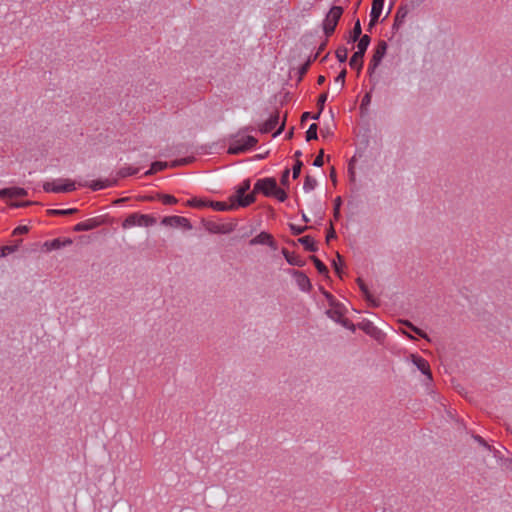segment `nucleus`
Segmentation results:
<instances>
[{
    "mask_svg": "<svg viewBox=\"0 0 512 512\" xmlns=\"http://www.w3.org/2000/svg\"><path fill=\"white\" fill-rule=\"evenodd\" d=\"M323 157H324V150H323V149H321V150H320V152H319V154L316 156V158H315V160H314V162H313V165H314L315 167H321V166H323V163H324V161H323Z\"/></svg>",
    "mask_w": 512,
    "mask_h": 512,
    "instance_id": "obj_46",
    "label": "nucleus"
},
{
    "mask_svg": "<svg viewBox=\"0 0 512 512\" xmlns=\"http://www.w3.org/2000/svg\"><path fill=\"white\" fill-rule=\"evenodd\" d=\"M43 189L45 192L67 193L74 191L76 187L74 181L66 180V183L63 185H55L53 182H45L43 184Z\"/></svg>",
    "mask_w": 512,
    "mask_h": 512,
    "instance_id": "obj_7",
    "label": "nucleus"
},
{
    "mask_svg": "<svg viewBox=\"0 0 512 512\" xmlns=\"http://www.w3.org/2000/svg\"><path fill=\"white\" fill-rule=\"evenodd\" d=\"M370 102H371V94L366 93L362 98L360 109L364 110L370 104Z\"/></svg>",
    "mask_w": 512,
    "mask_h": 512,
    "instance_id": "obj_48",
    "label": "nucleus"
},
{
    "mask_svg": "<svg viewBox=\"0 0 512 512\" xmlns=\"http://www.w3.org/2000/svg\"><path fill=\"white\" fill-rule=\"evenodd\" d=\"M313 119V115H311L309 112H305L302 114L301 121L304 122L307 119Z\"/></svg>",
    "mask_w": 512,
    "mask_h": 512,
    "instance_id": "obj_63",
    "label": "nucleus"
},
{
    "mask_svg": "<svg viewBox=\"0 0 512 512\" xmlns=\"http://www.w3.org/2000/svg\"><path fill=\"white\" fill-rule=\"evenodd\" d=\"M412 362L413 364L424 374L427 376V379L428 380H432V374H431V371H430V366H429V363L427 360H425L424 358L420 357V356H417V355H412Z\"/></svg>",
    "mask_w": 512,
    "mask_h": 512,
    "instance_id": "obj_13",
    "label": "nucleus"
},
{
    "mask_svg": "<svg viewBox=\"0 0 512 512\" xmlns=\"http://www.w3.org/2000/svg\"><path fill=\"white\" fill-rule=\"evenodd\" d=\"M251 187L250 179H246L242 182V184L236 189V194L230 198L231 201H236L237 205L240 207H247L250 204L256 201V197L254 196V191L250 194L246 195V192Z\"/></svg>",
    "mask_w": 512,
    "mask_h": 512,
    "instance_id": "obj_1",
    "label": "nucleus"
},
{
    "mask_svg": "<svg viewBox=\"0 0 512 512\" xmlns=\"http://www.w3.org/2000/svg\"><path fill=\"white\" fill-rule=\"evenodd\" d=\"M289 227L294 235H300L304 233L306 230L310 229L309 226H297L294 224H289Z\"/></svg>",
    "mask_w": 512,
    "mask_h": 512,
    "instance_id": "obj_41",
    "label": "nucleus"
},
{
    "mask_svg": "<svg viewBox=\"0 0 512 512\" xmlns=\"http://www.w3.org/2000/svg\"><path fill=\"white\" fill-rule=\"evenodd\" d=\"M407 14V8L405 6H400L395 14L394 20H396V22L404 23Z\"/></svg>",
    "mask_w": 512,
    "mask_h": 512,
    "instance_id": "obj_36",
    "label": "nucleus"
},
{
    "mask_svg": "<svg viewBox=\"0 0 512 512\" xmlns=\"http://www.w3.org/2000/svg\"><path fill=\"white\" fill-rule=\"evenodd\" d=\"M348 50L346 47L341 46L336 50V57L339 62L343 63L347 60Z\"/></svg>",
    "mask_w": 512,
    "mask_h": 512,
    "instance_id": "obj_38",
    "label": "nucleus"
},
{
    "mask_svg": "<svg viewBox=\"0 0 512 512\" xmlns=\"http://www.w3.org/2000/svg\"><path fill=\"white\" fill-rule=\"evenodd\" d=\"M310 259L313 261L318 273L322 275L328 274V268L322 261H320L316 256H310Z\"/></svg>",
    "mask_w": 512,
    "mask_h": 512,
    "instance_id": "obj_30",
    "label": "nucleus"
},
{
    "mask_svg": "<svg viewBox=\"0 0 512 512\" xmlns=\"http://www.w3.org/2000/svg\"><path fill=\"white\" fill-rule=\"evenodd\" d=\"M333 267H334V269H335L336 273H337L338 275H340L341 270H340V267H339V265H338V263H337L336 261H333Z\"/></svg>",
    "mask_w": 512,
    "mask_h": 512,
    "instance_id": "obj_64",
    "label": "nucleus"
},
{
    "mask_svg": "<svg viewBox=\"0 0 512 512\" xmlns=\"http://www.w3.org/2000/svg\"><path fill=\"white\" fill-rule=\"evenodd\" d=\"M339 324H341L343 327L351 330L352 332H354L356 330V326L347 318H345L344 316L341 318Z\"/></svg>",
    "mask_w": 512,
    "mask_h": 512,
    "instance_id": "obj_44",
    "label": "nucleus"
},
{
    "mask_svg": "<svg viewBox=\"0 0 512 512\" xmlns=\"http://www.w3.org/2000/svg\"><path fill=\"white\" fill-rule=\"evenodd\" d=\"M335 238H336V232L333 228V225L331 224L330 229L328 230L327 235H326V241L329 242L331 239H335Z\"/></svg>",
    "mask_w": 512,
    "mask_h": 512,
    "instance_id": "obj_56",
    "label": "nucleus"
},
{
    "mask_svg": "<svg viewBox=\"0 0 512 512\" xmlns=\"http://www.w3.org/2000/svg\"><path fill=\"white\" fill-rule=\"evenodd\" d=\"M346 69H343L339 74L338 76L335 78V82H339L340 83V90L344 87L345 85V77H346Z\"/></svg>",
    "mask_w": 512,
    "mask_h": 512,
    "instance_id": "obj_45",
    "label": "nucleus"
},
{
    "mask_svg": "<svg viewBox=\"0 0 512 512\" xmlns=\"http://www.w3.org/2000/svg\"><path fill=\"white\" fill-rule=\"evenodd\" d=\"M285 128V121L282 122V124L279 126V128L274 132L273 137H276L280 135Z\"/></svg>",
    "mask_w": 512,
    "mask_h": 512,
    "instance_id": "obj_60",
    "label": "nucleus"
},
{
    "mask_svg": "<svg viewBox=\"0 0 512 512\" xmlns=\"http://www.w3.org/2000/svg\"><path fill=\"white\" fill-rule=\"evenodd\" d=\"M189 163V159L187 158H184V159H180V160H175L171 163V166L172 167H176V166H179V165H182V164H187Z\"/></svg>",
    "mask_w": 512,
    "mask_h": 512,
    "instance_id": "obj_58",
    "label": "nucleus"
},
{
    "mask_svg": "<svg viewBox=\"0 0 512 512\" xmlns=\"http://www.w3.org/2000/svg\"><path fill=\"white\" fill-rule=\"evenodd\" d=\"M378 20H379V17H375V19H373V16H370V22H369V25H368V30L369 31H371V29L376 25Z\"/></svg>",
    "mask_w": 512,
    "mask_h": 512,
    "instance_id": "obj_59",
    "label": "nucleus"
},
{
    "mask_svg": "<svg viewBox=\"0 0 512 512\" xmlns=\"http://www.w3.org/2000/svg\"><path fill=\"white\" fill-rule=\"evenodd\" d=\"M412 331L415 332L417 335H419L420 337L426 339V340H430L428 338V335L423 331L421 330L420 328L416 327V326H412Z\"/></svg>",
    "mask_w": 512,
    "mask_h": 512,
    "instance_id": "obj_55",
    "label": "nucleus"
},
{
    "mask_svg": "<svg viewBox=\"0 0 512 512\" xmlns=\"http://www.w3.org/2000/svg\"><path fill=\"white\" fill-rule=\"evenodd\" d=\"M378 66H373V62L370 61V64H369V67H368V73L370 75V77L372 76V74L375 72V70L377 69Z\"/></svg>",
    "mask_w": 512,
    "mask_h": 512,
    "instance_id": "obj_62",
    "label": "nucleus"
},
{
    "mask_svg": "<svg viewBox=\"0 0 512 512\" xmlns=\"http://www.w3.org/2000/svg\"><path fill=\"white\" fill-rule=\"evenodd\" d=\"M168 167V163L167 162H161V161H156V162H153L151 164V167L149 170H147L145 172V176H149V175H153L159 171H162L164 170L165 168Z\"/></svg>",
    "mask_w": 512,
    "mask_h": 512,
    "instance_id": "obj_22",
    "label": "nucleus"
},
{
    "mask_svg": "<svg viewBox=\"0 0 512 512\" xmlns=\"http://www.w3.org/2000/svg\"><path fill=\"white\" fill-rule=\"evenodd\" d=\"M289 174H290V170L289 169H285L282 173V176H281V179H280V182L283 186H288L289 185Z\"/></svg>",
    "mask_w": 512,
    "mask_h": 512,
    "instance_id": "obj_49",
    "label": "nucleus"
},
{
    "mask_svg": "<svg viewBox=\"0 0 512 512\" xmlns=\"http://www.w3.org/2000/svg\"><path fill=\"white\" fill-rule=\"evenodd\" d=\"M474 440L477 441L480 445H482L483 447L487 448L488 450H492V447L486 442V440L484 438H482L481 436L479 435H474L473 436Z\"/></svg>",
    "mask_w": 512,
    "mask_h": 512,
    "instance_id": "obj_50",
    "label": "nucleus"
},
{
    "mask_svg": "<svg viewBox=\"0 0 512 512\" xmlns=\"http://www.w3.org/2000/svg\"><path fill=\"white\" fill-rule=\"evenodd\" d=\"M358 328L363 330L367 335L374 338L377 341H380L384 334L380 329H378L373 322L369 320H364L361 323L358 324Z\"/></svg>",
    "mask_w": 512,
    "mask_h": 512,
    "instance_id": "obj_8",
    "label": "nucleus"
},
{
    "mask_svg": "<svg viewBox=\"0 0 512 512\" xmlns=\"http://www.w3.org/2000/svg\"><path fill=\"white\" fill-rule=\"evenodd\" d=\"M357 44V53H360L362 55H365V52L370 44L371 38L367 34L363 35L361 38H359Z\"/></svg>",
    "mask_w": 512,
    "mask_h": 512,
    "instance_id": "obj_21",
    "label": "nucleus"
},
{
    "mask_svg": "<svg viewBox=\"0 0 512 512\" xmlns=\"http://www.w3.org/2000/svg\"><path fill=\"white\" fill-rule=\"evenodd\" d=\"M328 98V93L327 92H323L322 94H320L319 98H318V101H317V107H318V112L316 114L313 115V119L314 120H318L323 109H324V105H325V102Z\"/></svg>",
    "mask_w": 512,
    "mask_h": 512,
    "instance_id": "obj_25",
    "label": "nucleus"
},
{
    "mask_svg": "<svg viewBox=\"0 0 512 512\" xmlns=\"http://www.w3.org/2000/svg\"><path fill=\"white\" fill-rule=\"evenodd\" d=\"M298 243L302 244L305 250L310 252H316L318 249L314 239L309 235L299 238Z\"/></svg>",
    "mask_w": 512,
    "mask_h": 512,
    "instance_id": "obj_19",
    "label": "nucleus"
},
{
    "mask_svg": "<svg viewBox=\"0 0 512 512\" xmlns=\"http://www.w3.org/2000/svg\"><path fill=\"white\" fill-rule=\"evenodd\" d=\"M343 14V8L340 6H332L329 12L327 13L324 21H323V30L327 37L332 35L335 31V28Z\"/></svg>",
    "mask_w": 512,
    "mask_h": 512,
    "instance_id": "obj_3",
    "label": "nucleus"
},
{
    "mask_svg": "<svg viewBox=\"0 0 512 512\" xmlns=\"http://www.w3.org/2000/svg\"><path fill=\"white\" fill-rule=\"evenodd\" d=\"M276 189V179L272 177H267L263 179L257 180L254 185V196L257 193H262L266 197H272V194Z\"/></svg>",
    "mask_w": 512,
    "mask_h": 512,
    "instance_id": "obj_5",
    "label": "nucleus"
},
{
    "mask_svg": "<svg viewBox=\"0 0 512 512\" xmlns=\"http://www.w3.org/2000/svg\"><path fill=\"white\" fill-rule=\"evenodd\" d=\"M32 204H35V202H32V201H23V202H14V203H11V206L12 207H15V208H20V207H27V206H30Z\"/></svg>",
    "mask_w": 512,
    "mask_h": 512,
    "instance_id": "obj_53",
    "label": "nucleus"
},
{
    "mask_svg": "<svg viewBox=\"0 0 512 512\" xmlns=\"http://www.w3.org/2000/svg\"><path fill=\"white\" fill-rule=\"evenodd\" d=\"M348 173H349L350 181L355 182L356 175H355V170H354V166H353V159L349 162Z\"/></svg>",
    "mask_w": 512,
    "mask_h": 512,
    "instance_id": "obj_51",
    "label": "nucleus"
},
{
    "mask_svg": "<svg viewBox=\"0 0 512 512\" xmlns=\"http://www.w3.org/2000/svg\"><path fill=\"white\" fill-rule=\"evenodd\" d=\"M330 179L333 182V184H336L337 178H336V171H335L334 167H332L330 170Z\"/></svg>",
    "mask_w": 512,
    "mask_h": 512,
    "instance_id": "obj_61",
    "label": "nucleus"
},
{
    "mask_svg": "<svg viewBox=\"0 0 512 512\" xmlns=\"http://www.w3.org/2000/svg\"><path fill=\"white\" fill-rule=\"evenodd\" d=\"M362 28H361V23H360V20L357 19L355 24H354V27L351 31V35H350V41L351 42H356L359 38H361L362 36Z\"/></svg>",
    "mask_w": 512,
    "mask_h": 512,
    "instance_id": "obj_26",
    "label": "nucleus"
},
{
    "mask_svg": "<svg viewBox=\"0 0 512 512\" xmlns=\"http://www.w3.org/2000/svg\"><path fill=\"white\" fill-rule=\"evenodd\" d=\"M257 244H261V245L266 244L274 250L277 249V245H276V242H275L273 236L267 232H261L256 237H254L253 239L250 240V245H257Z\"/></svg>",
    "mask_w": 512,
    "mask_h": 512,
    "instance_id": "obj_10",
    "label": "nucleus"
},
{
    "mask_svg": "<svg viewBox=\"0 0 512 512\" xmlns=\"http://www.w3.org/2000/svg\"><path fill=\"white\" fill-rule=\"evenodd\" d=\"M28 194L27 190L21 187H10L0 190V198L23 197Z\"/></svg>",
    "mask_w": 512,
    "mask_h": 512,
    "instance_id": "obj_16",
    "label": "nucleus"
},
{
    "mask_svg": "<svg viewBox=\"0 0 512 512\" xmlns=\"http://www.w3.org/2000/svg\"><path fill=\"white\" fill-rule=\"evenodd\" d=\"M116 183H117V179H113V180H94V181H92L90 183H88V182L79 183V185L80 186H88L93 191H98V190H101V189H105V188L111 187V186L115 185Z\"/></svg>",
    "mask_w": 512,
    "mask_h": 512,
    "instance_id": "obj_14",
    "label": "nucleus"
},
{
    "mask_svg": "<svg viewBox=\"0 0 512 512\" xmlns=\"http://www.w3.org/2000/svg\"><path fill=\"white\" fill-rule=\"evenodd\" d=\"M412 331L415 332L417 335H419L420 337L426 339V340H430L428 338V335L423 331L421 330L420 328L416 327V326H412Z\"/></svg>",
    "mask_w": 512,
    "mask_h": 512,
    "instance_id": "obj_54",
    "label": "nucleus"
},
{
    "mask_svg": "<svg viewBox=\"0 0 512 512\" xmlns=\"http://www.w3.org/2000/svg\"><path fill=\"white\" fill-rule=\"evenodd\" d=\"M316 185H317L316 179H314L310 175H307L305 177V181H304V184H303V189H304L305 192L312 191L316 187Z\"/></svg>",
    "mask_w": 512,
    "mask_h": 512,
    "instance_id": "obj_32",
    "label": "nucleus"
},
{
    "mask_svg": "<svg viewBox=\"0 0 512 512\" xmlns=\"http://www.w3.org/2000/svg\"><path fill=\"white\" fill-rule=\"evenodd\" d=\"M103 221L99 217L91 218L76 224L73 228L75 232L90 231L99 227Z\"/></svg>",
    "mask_w": 512,
    "mask_h": 512,
    "instance_id": "obj_11",
    "label": "nucleus"
},
{
    "mask_svg": "<svg viewBox=\"0 0 512 512\" xmlns=\"http://www.w3.org/2000/svg\"><path fill=\"white\" fill-rule=\"evenodd\" d=\"M209 207L213 208L216 211H227L233 209L235 204H227L226 202L220 201H209Z\"/></svg>",
    "mask_w": 512,
    "mask_h": 512,
    "instance_id": "obj_24",
    "label": "nucleus"
},
{
    "mask_svg": "<svg viewBox=\"0 0 512 512\" xmlns=\"http://www.w3.org/2000/svg\"><path fill=\"white\" fill-rule=\"evenodd\" d=\"M290 273L295 277L296 283L302 291L309 292L312 289L310 279L305 273L294 269L290 270Z\"/></svg>",
    "mask_w": 512,
    "mask_h": 512,
    "instance_id": "obj_9",
    "label": "nucleus"
},
{
    "mask_svg": "<svg viewBox=\"0 0 512 512\" xmlns=\"http://www.w3.org/2000/svg\"><path fill=\"white\" fill-rule=\"evenodd\" d=\"M357 283H358V285H359L360 290H361V291H362V293L364 294L365 299H366L367 301H369L373 306H378V305H379L378 301L372 297V295L370 294V292H369V290H368V287H367V285L364 283V281H363L361 278H358V279H357Z\"/></svg>",
    "mask_w": 512,
    "mask_h": 512,
    "instance_id": "obj_20",
    "label": "nucleus"
},
{
    "mask_svg": "<svg viewBox=\"0 0 512 512\" xmlns=\"http://www.w3.org/2000/svg\"><path fill=\"white\" fill-rule=\"evenodd\" d=\"M311 65V60H307L304 64H302L298 69L299 78L298 81L302 80V77L307 73L309 67Z\"/></svg>",
    "mask_w": 512,
    "mask_h": 512,
    "instance_id": "obj_42",
    "label": "nucleus"
},
{
    "mask_svg": "<svg viewBox=\"0 0 512 512\" xmlns=\"http://www.w3.org/2000/svg\"><path fill=\"white\" fill-rule=\"evenodd\" d=\"M22 240H17L15 245H6L0 248V257H5L13 252H15L19 245L21 244Z\"/></svg>",
    "mask_w": 512,
    "mask_h": 512,
    "instance_id": "obj_28",
    "label": "nucleus"
},
{
    "mask_svg": "<svg viewBox=\"0 0 512 512\" xmlns=\"http://www.w3.org/2000/svg\"><path fill=\"white\" fill-rule=\"evenodd\" d=\"M235 228L234 224L227 223V224H219V230L220 234H228L231 233Z\"/></svg>",
    "mask_w": 512,
    "mask_h": 512,
    "instance_id": "obj_43",
    "label": "nucleus"
},
{
    "mask_svg": "<svg viewBox=\"0 0 512 512\" xmlns=\"http://www.w3.org/2000/svg\"><path fill=\"white\" fill-rule=\"evenodd\" d=\"M327 316L334 320L335 322L339 323L341 318L343 317L342 312L338 308L329 309L326 311Z\"/></svg>",
    "mask_w": 512,
    "mask_h": 512,
    "instance_id": "obj_35",
    "label": "nucleus"
},
{
    "mask_svg": "<svg viewBox=\"0 0 512 512\" xmlns=\"http://www.w3.org/2000/svg\"><path fill=\"white\" fill-rule=\"evenodd\" d=\"M317 129L318 126L315 123L309 126L308 130L306 131V141L316 140L318 138Z\"/></svg>",
    "mask_w": 512,
    "mask_h": 512,
    "instance_id": "obj_34",
    "label": "nucleus"
},
{
    "mask_svg": "<svg viewBox=\"0 0 512 512\" xmlns=\"http://www.w3.org/2000/svg\"><path fill=\"white\" fill-rule=\"evenodd\" d=\"M138 171H139V168L122 167L117 172V176H118V178H125V177H128V176H132V175L137 174Z\"/></svg>",
    "mask_w": 512,
    "mask_h": 512,
    "instance_id": "obj_29",
    "label": "nucleus"
},
{
    "mask_svg": "<svg viewBox=\"0 0 512 512\" xmlns=\"http://www.w3.org/2000/svg\"><path fill=\"white\" fill-rule=\"evenodd\" d=\"M363 57L364 55L354 52L349 61V66L352 69L357 70L358 73L362 70L363 67Z\"/></svg>",
    "mask_w": 512,
    "mask_h": 512,
    "instance_id": "obj_18",
    "label": "nucleus"
},
{
    "mask_svg": "<svg viewBox=\"0 0 512 512\" xmlns=\"http://www.w3.org/2000/svg\"><path fill=\"white\" fill-rule=\"evenodd\" d=\"M342 204L341 197H337L334 201V217L337 219L340 215V206Z\"/></svg>",
    "mask_w": 512,
    "mask_h": 512,
    "instance_id": "obj_47",
    "label": "nucleus"
},
{
    "mask_svg": "<svg viewBox=\"0 0 512 512\" xmlns=\"http://www.w3.org/2000/svg\"><path fill=\"white\" fill-rule=\"evenodd\" d=\"M158 198L163 202L165 205H173L178 202V200L169 194H159Z\"/></svg>",
    "mask_w": 512,
    "mask_h": 512,
    "instance_id": "obj_37",
    "label": "nucleus"
},
{
    "mask_svg": "<svg viewBox=\"0 0 512 512\" xmlns=\"http://www.w3.org/2000/svg\"><path fill=\"white\" fill-rule=\"evenodd\" d=\"M78 210L76 208L69 209H49L47 213L53 216H66L76 213Z\"/></svg>",
    "mask_w": 512,
    "mask_h": 512,
    "instance_id": "obj_27",
    "label": "nucleus"
},
{
    "mask_svg": "<svg viewBox=\"0 0 512 512\" xmlns=\"http://www.w3.org/2000/svg\"><path fill=\"white\" fill-rule=\"evenodd\" d=\"M302 166H303V162L301 160L297 159L295 161V164H294L293 168H292V177H293V179H297L300 176Z\"/></svg>",
    "mask_w": 512,
    "mask_h": 512,
    "instance_id": "obj_40",
    "label": "nucleus"
},
{
    "mask_svg": "<svg viewBox=\"0 0 512 512\" xmlns=\"http://www.w3.org/2000/svg\"><path fill=\"white\" fill-rule=\"evenodd\" d=\"M187 205L196 208L208 207L209 201L200 198H192L187 201Z\"/></svg>",
    "mask_w": 512,
    "mask_h": 512,
    "instance_id": "obj_33",
    "label": "nucleus"
},
{
    "mask_svg": "<svg viewBox=\"0 0 512 512\" xmlns=\"http://www.w3.org/2000/svg\"><path fill=\"white\" fill-rule=\"evenodd\" d=\"M28 230L29 229H28L27 226H18L17 228L14 229L13 235H19V234L27 233Z\"/></svg>",
    "mask_w": 512,
    "mask_h": 512,
    "instance_id": "obj_57",
    "label": "nucleus"
},
{
    "mask_svg": "<svg viewBox=\"0 0 512 512\" xmlns=\"http://www.w3.org/2000/svg\"><path fill=\"white\" fill-rule=\"evenodd\" d=\"M384 1L385 0H373L371 12H370V16H373V19H375V17L381 16L383 6H384Z\"/></svg>",
    "mask_w": 512,
    "mask_h": 512,
    "instance_id": "obj_23",
    "label": "nucleus"
},
{
    "mask_svg": "<svg viewBox=\"0 0 512 512\" xmlns=\"http://www.w3.org/2000/svg\"><path fill=\"white\" fill-rule=\"evenodd\" d=\"M157 220L155 217L148 214L132 213L129 214L122 222V228L128 229L133 226H144L149 227L156 224Z\"/></svg>",
    "mask_w": 512,
    "mask_h": 512,
    "instance_id": "obj_2",
    "label": "nucleus"
},
{
    "mask_svg": "<svg viewBox=\"0 0 512 512\" xmlns=\"http://www.w3.org/2000/svg\"><path fill=\"white\" fill-rule=\"evenodd\" d=\"M272 196L275 197L280 202H284L287 199L286 192L283 189L279 188L277 185L276 189H274Z\"/></svg>",
    "mask_w": 512,
    "mask_h": 512,
    "instance_id": "obj_39",
    "label": "nucleus"
},
{
    "mask_svg": "<svg viewBox=\"0 0 512 512\" xmlns=\"http://www.w3.org/2000/svg\"><path fill=\"white\" fill-rule=\"evenodd\" d=\"M257 144V139L254 136H245L241 139H234L228 148L229 154H240L250 150Z\"/></svg>",
    "mask_w": 512,
    "mask_h": 512,
    "instance_id": "obj_4",
    "label": "nucleus"
},
{
    "mask_svg": "<svg viewBox=\"0 0 512 512\" xmlns=\"http://www.w3.org/2000/svg\"><path fill=\"white\" fill-rule=\"evenodd\" d=\"M279 122V113L276 111L274 114H272L267 121H265L263 124H261L258 128V130L261 133H269L272 130L275 129Z\"/></svg>",
    "mask_w": 512,
    "mask_h": 512,
    "instance_id": "obj_15",
    "label": "nucleus"
},
{
    "mask_svg": "<svg viewBox=\"0 0 512 512\" xmlns=\"http://www.w3.org/2000/svg\"><path fill=\"white\" fill-rule=\"evenodd\" d=\"M282 254L290 265L298 267L305 265V261L300 256L294 253H290L286 248L282 249Z\"/></svg>",
    "mask_w": 512,
    "mask_h": 512,
    "instance_id": "obj_17",
    "label": "nucleus"
},
{
    "mask_svg": "<svg viewBox=\"0 0 512 512\" xmlns=\"http://www.w3.org/2000/svg\"><path fill=\"white\" fill-rule=\"evenodd\" d=\"M388 45L384 40L378 42L373 56L370 61L373 62V66H379L381 64L382 59L384 58L387 52Z\"/></svg>",
    "mask_w": 512,
    "mask_h": 512,
    "instance_id": "obj_12",
    "label": "nucleus"
},
{
    "mask_svg": "<svg viewBox=\"0 0 512 512\" xmlns=\"http://www.w3.org/2000/svg\"><path fill=\"white\" fill-rule=\"evenodd\" d=\"M202 222H203V226L205 227V229L208 232L214 233V234H220L218 223L213 222V221H206V220H203Z\"/></svg>",
    "mask_w": 512,
    "mask_h": 512,
    "instance_id": "obj_31",
    "label": "nucleus"
},
{
    "mask_svg": "<svg viewBox=\"0 0 512 512\" xmlns=\"http://www.w3.org/2000/svg\"><path fill=\"white\" fill-rule=\"evenodd\" d=\"M161 224L164 226H169V227H173V228L181 227L185 230L192 229V224L190 223V221L187 218L182 217V216H176V215L175 216H165L164 218H162Z\"/></svg>",
    "mask_w": 512,
    "mask_h": 512,
    "instance_id": "obj_6",
    "label": "nucleus"
},
{
    "mask_svg": "<svg viewBox=\"0 0 512 512\" xmlns=\"http://www.w3.org/2000/svg\"><path fill=\"white\" fill-rule=\"evenodd\" d=\"M45 245H48V242ZM61 247H62V241L60 239H54L49 243L50 249H60Z\"/></svg>",
    "mask_w": 512,
    "mask_h": 512,
    "instance_id": "obj_52",
    "label": "nucleus"
}]
</instances>
